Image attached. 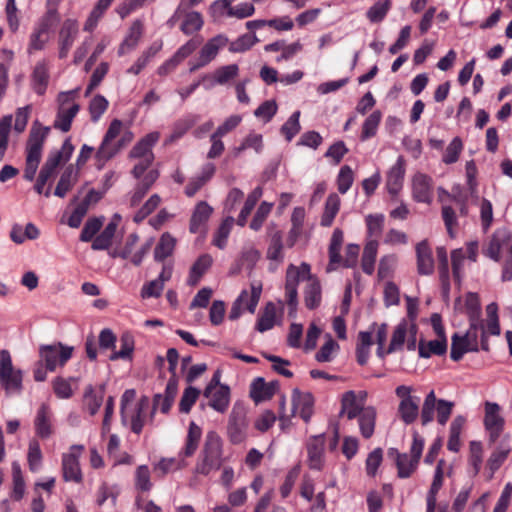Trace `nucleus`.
I'll return each mask as SVG.
<instances>
[{"mask_svg": "<svg viewBox=\"0 0 512 512\" xmlns=\"http://www.w3.org/2000/svg\"><path fill=\"white\" fill-rule=\"evenodd\" d=\"M226 457L224 455V443L215 432L209 431L205 436L203 446L197 457L193 473L195 475L209 476L213 471L221 469Z\"/></svg>", "mask_w": 512, "mask_h": 512, "instance_id": "obj_1", "label": "nucleus"}, {"mask_svg": "<svg viewBox=\"0 0 512 512\" xmlns=\"http://www.w3.org/2000/svg\"><path fill=\"white\" fill-rule=\"evenodd\" d=\"M479 338L481 349L488 351L489 345L486 331L482 323H470L465 333H454L451 338L450 357L453 361H459L468 352L479 350Z\"/></svg>", "mask_w": 512, "mask_h": 512, "instance_id": "obj_2", "label": "nucleus"}, {"mask_svg": "<svg viewBox=\"0 0 512 512\" xmlns=\"http://www.w3.org/2000/svg\"><path fill=\"white\" fill-rule=\"evenodd\" d=\"M50 128L34 121L26 145V162L24 178L32 181L35 178L42 157L43 144L49 134Z\"/></svg>", "mask_w": 512, "mask_h": 512, "instance_id": "obj_3", "label": "nucleus"}, {"mask_svg": "<svg viewBox=\"0 0 512 512\" xmlns=\"http://www.w3.org/2000/svg\"><path fill=\"white\" fill-rule=\"evenodd\" d=\"M423 447V439L414 434L410 454L399 453L395 448L388 450V456L394 459L400 478H408L414 473L421 458Z\"/></svg>", "mask_w": 512, "mask_h": 512, "instance_id": "obj_4", "label": "nucleus"}, {"mask_svg": "<svg viewBox=\"0 0 512 512\" xmlns=\"http://www.w3.org/2000/svg\"><path fill=\"white\" fill-rule=\"evenodd\" d=\"M0 385L7 394L19 393L22 390V371L14 367L8 350H0Z\"/></svg>", "mask_w": 512, "mask_h": 512, "instance_id": "obj_5", "label": "nucleus"}, {"mask_svg": "<svg viewBox=\"0 0 512 512\" xmlns=\"http://www.w3.org/2000/svg\"><path fill=\"white\" fill-rule=\"evenodd\" d=\"M312 277L310 274V266L307 263H302L300 266L289 265L286 272L285 294L287 304L290 308L289 314L296 312L298 304V283L302 280H309Z\"/></svg>", "mask_w": 512, "mask_h": 512, "instance_id": "obj_6", "label": "nucleus"}, {"mask_svg": "<svg viewBox=\"0 0 512 512\" xmlns=\"http://www.w3.org/2000/svg\"><path fill=\"white\" fill-rule=\"evenodd\" d=\"M453 402L447 400H436L434 391H430L426 396L422 409H421V420L422 424L426 425L431 422L434 418V411H437V421L441 425H445L452 413Z\"/></svg>", "mask_w": 512, "mask_h": 512, "instance_id": "obj_7", "label": "nucleus"}, {"mask_svg": "<svg viewBox=\"0 0 512 512\" xmlns=\"http://www.w3.org/2000/svg\"><path fill=\"white\" fill-rule=\"evenodd\" d=\"M77 90L62 92L58 96L59 109L54 121V127L62 132H68L71 128L72 120L79 111V105L74 99Z\"/></svg>", "mask_w": 512, "mask_h": 512, "instance_id": "obj_8", "label": "nucleus"}, {"mask_svg": "<svg viewBox=\"0 0 512 512\" xmlns=\"http://www.w3.org/2000/svg\"><path fill=\"white\" fill-rule=\"evenodd\" d=\"M412 387L400 385L395 393L400 399L398 414L405 424L413 423L419 415L420 398L412 395Z\"/></svg>", "mask_w": 512, "mask_h": 512, "instance_id": "obj_9", "label": "nucleus"}, {"mask_svg": "<svg viewBox=\"0 0 512 512\" xmlns=\"http://www.w3.org/2000/svg\"><path fill=\"white\" fill-rule=\"evenodd\" d=\"M417 325L407 320H402L394 329L388 346V352H397L403 349L405 342L407 349L414 351L416 349Z\"/></svg>", "mask_w": 512, "mask_h": 512, "instance_id": "obj_10", "label": "nucleus"}, {"mask_svg": "<svg viewBox=\"0 0 512 512\" xmlns=\"http://www.w3.org/2000/svg\"><path fill=\"white\" fill-rule=\"evenodd\" d=\"M262 292V283L253 281L250 285V294L247 290H243L233 303L230 310L229 318L235 320L241 315L245 307L250 313H254L258 305Z\"/></svg>", "mask_w": 512, "mask_h": 512, "instance_id": "obj_11", "label": "nucleus"}, {"mask_svg": "<svg viewBox=\"0 0 512 512\" xmlns=\"http://www.w3.org/2000/svg\"><path fill=\"white\" fill-rule=\"evenodd\" d=\"M73 348L61 343L43 345L39 349V356L49 371H54L58 366H63L72 356Z\"/></svg>", "mask_w": 512, "mask_h": 512, "instance_id": "obj_12", "label": "nucleus"}, {"mask_svg": "<svg viewBox=\"0 0 512 512\" xmlns=\"http://www.w3.org/2000/svg\"><path fill=\"white\" fill-rule=\"evenodd\" d=\"M139 240V237L136 233H131L127 236L125 239L124 245L121 248H116L110 252V256L113 258L120 257L123 259L130 258L131 262L139 266L144 257L147 255V253L150 251L152 246V240L147 241L145 244H143L139 250H137L134 254H132L135 245L137 244Z\"/></svg>", "mask_w": 512, "mask_h": 512, "instance_id": "obj_13", "label": "nucleus"}, {"mask_svg": "<svg viewBox=\"0 0 512 512\" xmlns=\"http://www.w3.org/2000/svg\"><path fill=\"white\" fill-rule=\"evenodd\" d=\"M122 129V122L118 119L113 120L104 136L101 146L99 147L96 157L99 161H107L112 158L125 144L124 140L115 143L114 140L119 136Z\"/></svg>", "mask_w": 512, "mask_h": 512, "instance_id": "obj_14", "label": "nucleus"}, {"mask_svg": "<svg viewBox=\"0 0 512 512\" xmlns=\"http://www.w3.org/2000/svg\"><path fill=\"white\" fill-rule=\"evenodd\" d=\"M84 450L83 445H72L68 453L62 455V474L65 481L80 483L82 472L79 458Z\"/></svg>", "mask_w": 512, "mask_h": 512, "instance_id": "obj_15", "label": "nucleus"}, {"mask_svg": "<svg viewBox=\"0 0 512 512\" xmlns=\"http://www.w3.org/2000/svg\"><path fill=\"white\" fill-rule=\"evenodd\" d=\"M246 412L241 407H233L227 425V435L231 443L240 444L247 436Z\"/></svg>", "mask_w": 512, "mask_h": 512, "instance_id": "obj_16", "label": "nucleus"}, {"mask_svg": "<svg viewBox=\"0 0 512 512\" xmlns=\"http://www.w3.org/2000/svg\"><path fill=\"white\" fill-rule=\"evenodd\" d=\"M366 391H347L342 395L341 398V411L342 415H345L349 420L355 419L363 410L367 409Z\"/></svg>", "mask_w": 512, "mask_h": 512, "instance_id": "obj_17", "label": "nucleus"}, {"mask_svg": "<svg viewBox=\"0 0 512 512\" xmlns=\"http://www.w3.org/2000/svg\"><path fill=\"white\" fill-rule=\"evenodd\" d=\"M484 426L489 435V442L495 443L504 427V418L500 415V406L497 403H485Z\"/></svg>", "mask_w": 512, "mask_h": 512, "instance_id": "obj_18", "label": "nucleus"}, {"mask_svg": "<svg viewBox=\"0 0 512 512\" xmlns=\"http://www.w3.org/2000/svg\"><path fill=\"white\" fill-rule=\"evenodd\" d=\"M229 43V39L224 34H218L215 37L207 41L202 47L199 54V61L197 64L190 68L191 72L210 63L218 54L219 50L224 48Z\"/></svg>", "mask_w": 512, "mask_h": 512, "instance_id": "obj_19", "label": "nucleus"}, {"mask_svg": "<svg viewBox=\"0 0 512 512\" xmlns=\"http://www.w3.org/2000/svg\"><path fill=\"white\" fill-rule=\"evenodd\" d=\"M202 436L201 428L195 422L189 424L188 433L185 439V444L178 454L177 469H182L188 465L186 458L195 454L198 449L199 442Z\"/></svg>", "mask_w": 512, "mask_h": 512, "instance_id": "obj_20", "label": "nucleus"}, {"mask_svg": "<svg viewBox=\"0 0 512 512\" xmlns=\"http://www.w3.org/2000/svg\"><path fill=\"white\" fill-rule=\"evenodd\" d=\"M412 197L415 201L429 204L433 198V180L427 174L417 172L411 180Z\"/></svg>", "mask_w": 512, "mask_h": 512, "instance_id": "obj_21", "label": "nucleus"}, {"mask_svg": "<svg viewBox=\"0 0 512 512\" xmlns=\"http://www.w3.org/2000/svg\"><path fill=\"white\" fill-rule=\"evenodd\" d=\"M504 252L512 255V245L510 243V234L506 229H498L494 232L490 243L485 250V254L495 261H499Z\"/></svg>", "mask_w": 512, "mask_h": 512, "instance_id": "obj_22", "label": "nucleus"}, {"mask_svg": "<svg viewBox=\"0 0 512 512\" xmlns=\"http://www.w3.org/2000/svg\"><path fill=\"white\" fill-rule=\"evenodd\" d=\"M292 415L299 413L300 417L307 423L313 414L314 398L311 393L301 392L295 388L292 391Z\"/></svg>", "mask_w": 512, "mask_h": 512, "instance_id": "obj_23", "label": "nucleus"}, {"mask_svg": "<svg viewBox=\"0 0 512 512\" xmlns=\"http://www.w3.org/2000/svg\"><path fill=\"white\" fill-rule=\"evenodd\" d=\"M103 194L95 189L89 190L85 198L76 206L70 217L68 218L67 224L71 228H78L85 215L87 214L91 205H95L100 201Z\"/></svg>", "mask_w": 512, "mask_h": 512, "instance_id": "obj_24", "label": "nucleus"}, {"mask_svg": "<svg viewBox=\"0 0 512 512\" xmlns=\"http://www.w3.org/2000/svg\"><path fill=\"white\" fill-rule=\"evenodd\" d=\"M78 34V24L75 20L67 19L63 22L59 32V57L66 58Z\"/></svg>", "mask_w": 512, "mask_h": 512, "instance_id": "obj_25", "label": "nucleus"}, {"mask_svg": "<svg viewBox=\"0 0 512 512\" xmlns=\"http://www.w3.org/2000/svg\"><path fill=\"white\" fill-rule=\"evenodd\" d=\"M158 132H151L143 137L130 151V157L139 160H146L147 162H153L154 155L152 153V147L159 140Z\"/></svg>", "mask_w": 512, "mask_h": 512, "instance_id": "obj_26", "label": "nucleus"}, {"mask_svg": "<svg viewBox=\"0 0 512 512\" xmlns=\"http://www.w3.org/2000/svg\"><path fill=\"white\" fill-rule=\"evenodd\" d=\"M149 398L143 396L139 399L133 409H129L130 428L135 434H140L147 420V412L149 410Z\"/></svg>", "mask_w": 512, "mask_h": 512, "instance_id": "obj_27", "label": "nucleus"}, {"mask_svg": "<svg viewBox=\"0 0 512 512\" xmlns=\"http://www.w3.org/2000/svg\"><path fill=\"white\" fill-rule=\"evenodd\" d=\"M405 175V162L402 157H398L396 163L387 173L386 186L392 196H396L403 186Z\"/></svg>", "mask_w": 512, "mask_h": 512, "instance_id": "obj_28", "label": "nucleus"}, {"mask_svg": "<svg viewBox=\"0 0 512 512\" xmlns=\"http://www.w3.org/2000/svg\"><path fill=\"white\" fill-rule=\"evenodd\" d=\"M325 438L323 435H316L310 438L307 444L308 463L312 469L320 470L323 464V453Z\"/></svg>", "mask_w": 512, "mask_h": 512, "instance_id": "obj_29", "label": "nucleus"}, {"mask_svg": "<svg viewBox=\"0 0 512 512\" xmlns=\"http://www.w3.org/2000/svg\"><path fill=\"white\" fill-rule=\"evenodd\" d=\"M278 390V383L275 381L265 382L261 377L256 378L250 388V396L256 402L270 399Z\"/></svg>", "mask_w": 512, "mask_h": 512, "instance_id": "obj_30", "label": "nucleus"}, {"mask_svg": "<svg viewBox=\"0 0 512 512\" xmlns=\"http://www.w3.org/2000/svg\"><path fill=\"white\" fill-rule=\"evenodd\" d=\"M204 396L209 399V406L219 413H224L230 403V389L226 387H216L210 390H204Z\"/></svg>", "mask_w": 512, "mask_h": 512, "instance_id": "obj_31", "label": "nucleus"}, {"mask_svg": "<svg viewBox=\"0 0 512 512\" xmlns=\"http://www.w3.org/2000/svg\"><path fill=\"white\" fill-rule=\"evenodd\" d=\"M416 257L418 273L431 275L434 271V259L427 241H422L416 245Z\"/></svg>", "mask_w": 512, "mask_h": 512, "instance_id": "obj_32", "label": "nucleus"}, {"mask_svg": "<svg viewBox=\"0 0 512 512\" xmlns=\"http://www.w3.org/2000/svg\"><path fill=\"white\" fill-rule=\"evenodd\" d=\"M120 221L121 216L119 214H114L105 229L93 240L91 246L93 250H105L109 248Z\"/></svg>", "mask_w": 512, "mask_h": 512, "instance_id": "obj_33", "label": "nucleus"}, {"mask_svg": "<svg viewBox=\"0 0 512 512\" xmlns=\"http://www.w3.org/2000/svg\"><path fill=\"white\" fill-rule=\"evenodd\" d=\"M239 67L237 64H230L219 67L214 71L212 75H206L203 77V81H209L208 88L215 84L225 85L230 80L238 76Z\"/></svg>", "mask_w": 512, "mask_h": 512, "instance_id": "obj_34", "label": "nucleus"}, {"mask_svg": "<svg viewBox=\"0 0 512 512\" xmlns=\"http://www.w3.org/2000/svg\"><path fill=\"white\" fill-rule=\"evenodd\" d=\"M105 395L104 385L94 388L89 385L85 388L84 392V408L89 412L90 415H95L100 409Z\"/></svg>", "mask_w": 512, "mask_h": 512, "instance_id": "obj_35", "label": "nucleus"}, {"mask_svg": "<svg viewBox=\"0 0 512 512\" xmlns=\"http://www.w3.org/2000/svg\"><path fill=\"white\" fill-rule=\"evenodd\" d=\"M213 208L205 201L199 202L191 216L189 230L191 233L202 231L203 226L210 218Z\"/></svg>", "mask_w": 512, "mask_h": 512, "instance_id": "obj_36", "label": "nucleus"}, {"mask_svg": "<svg viewBox=\"0 0 512 512\" xmlns=\"http://www.w3.org/2000/svg\"><path fill=\"white\" fill-rule=\"evenodd\" d=\"M142 33H143L142 21L135 20L131 24L125 39L119 46L118 54L121 56V55H124V54L130 52L131 50H133L138 45V42L140 41V39L142 37Z\"/></svg>", "mask_w": 512, "mask_h": 512, "instance_id": "obj_37", "label": "nucleus"}, {"mask_svg": "<svg viewBox=\"0 0 512 512\" xmlns=\"http://www.w3.org/2000/svg\"><path fill=\"white\" fill-rule=\"evenodd\" d=\"M321 299L322 289L319 280L313 276L309 277L304 290L305 306L313 310L320 305Z\"/></svg>", "mask_w": 512, "mask_h": 512, "instance_id": "obj_38", "label": "nucleus"}, {"mask_svg": "<svg viewBox=\"0 0 512 512\" xmlns=\"http://www.w3.org/2000/svg\"><path fill=\"white\" fill-rule=\"evenodd\" d=\"M77 180L78 171L72 165L68 166L58 181L54 195L60 198H64L76 184Z\"/></svg>", "mask_w": 512, "mask_h": 512, "instance_id": "obj_39", "label": "nucleus"}, {"mask_svg": "<svg viewBox=\"0 0 512 512\" xmlns=\"http://www.w3.org/2000/svg\"><path fill=\"white\" fill-rule=\"evenodd\" d=\"M376 416V409L373 406H368L367 409L363 410L362 413L356 417L358 419L360 433L366 439H369L374 433Z\"/></svg>", "mask_w": 512, "mask_h": 512, "instance_id": "obj_40", "label": "nucleus"}, {"mask_svg": "<svg viewBox=\"0 0 512 512\" xmlns=\"http://www.w3.org/2000/svg\"><path fill=\"white\" fill-rule=\"evenodd\" d=\"M418 349L419 356L422 358H429L432 355H443L447 351L446 337H437L428 342L420 341Z\"/></svg>", "mask_w": 512, "mask_h": 512, "instance_id": "obj_41", "label": "nucleus"}, {"mask_svg": "<svg viewBox=\"0 0 512 512\" xmlns=\"http://www.w3.org/2000/svg\"><path fill=\"white\" fill-rule=\"evenodd\" d=\"M213 262L212 257L209 254L201 255L195 263L192 265L187 279V283L190 286H195L200 281L201 277L211 267Z\"/></svg>", "mask_w": 512, "mask_h": 512, "instance_id": "obj_42", "label": "nucleus"}, {"mask_svg": "<svg viewBox=\"0 0 512 512\" xmlns=\"http://www.w3.org/2000/svg\"><path fill=\"white\" fill-rule=\"evenodd\" d=\"M343 243V232L339 228H336L331 237L330 245H329V264L327 266V271H333L336 269V265H338L341 261L340 250Z\"/></svg>", "mask_w": 512, "mask_h": 512, "instance_id": "obj_43", "label": "nucleus"}, {"mask_svg": "<svg viewBox=\"0 0 512 512\" xmlns=\"http://www.w3.org/2000/svg\"><path fill=\"white\" fill-rule=\"evenodd\" d=\"M49 82L47 64L40 61L35 65L32 73V87L38 95H43Z\"/></svg>", "mask_w": 512, "mask_h": 512, "instance_id": "obj_44", "label": "nucleus"}, {"mask_svg": "<svg viewBox=\"0 0 512 512\" xmlns=\"http://www.w3.org/2000/svg\"><path fill=\"white\" fill-rule=\"evenodd\" d=\"M510 453L508 444L501 442L500 445L493 451L487 461V468L489 470L488 479H492L494 473L501 467Z\"/></svg>", "mask_w": 512, "mask_h": 512, "instance_id": "obj_45", "label": "nucleus"}, {"mask_svg": "<svg viewBox=\"0 0 512 512\" xmlns=\"http://www.w3.org/2000/svg\"><path fill=\"white\" fill-rule=\"evenodd\" d=\"M340 197L336 193L330 194L325 202L324 211L320 224L323 227H330L340 209Z\"/></svg>", "mask_w": 512, "mask_h": 512, "instance_id": "obj_46", "label": "nucleus"}, {"mask_svg": "<svg viewBox=\"0 0 512 512\" xmlns=\"http://www.w3.org/2000/svg\"><path fill=\"white\" fill-rule=\"evenodd\" d=\"M36 433L41 438H48L52 434L50 424V411L46 404H42L35 418Z\"/></svg>", "mask_w": 512, "mask_h": 512, "instance_id": "obj_47", "label": "nucleus"}, {"mask_svg": "<svg viewBox=\"0 0 512 512\" xmlns=\"http://www.w3.org/2000/svg\"><path fill=\"white\" fill-rule=\"evenodd\" d=\"M465 422L466 419L461 415L456 416L451 422L447 448L452 452H458L460 449V435L465 425Z\"/></svg>", "mask_w": 512, "mask_h": 512, "instance_id": "obj_48", "label": "nucleus"}, {"mask_svg": "<svg viewBox=\"0 0 512 512\" xmlns=\"http://www.w3.org/2000/svg\"><path fill=\"white\" fill-rule=\"evenodd\" d=\"M175 245L176 239L171 234L167 232L162 234L154 250V259L159 262L163 261L172 255Z\"/></svg>", "mask_w": 512, "mask_h": 512, "instance_id": "obj_49", "label": "nucleus"}, {"mask_svg": "<svg viewBox=\"0 0 512 512\" xmlns=\"http://www.w3.org/2000/svg\"><path fill=\"white\" fill-rule=\"evenodd\" d=\"M377 251H378V241L377 240H370L366 243L364 250H363L361 266H362L363 271L368 275H371L374 272Z\"/></svg>", "mask_w": 512, "mask_h": 512, "instance_id": "obj_50", "label": "nucleus"}, {"mask_svg": "<svg viewBox=\"0 0 512 512\" xmlns=\"http://www.w3.org/2000/svg\"><path fill=\"white\" fill-rule=\"evenodd\" d=\"M134 351V338L129 332H124L120 337V349L109 356L111 361L117 359L130 360Z\"/></svg>", "mask_w": 512, "mask_h": 512, "instance_id": "obj_51", "label": "nucleus"}, {"mask_svg": "<svg viewBox=\"0 0 512 512\" xmlns=\"http://www.w3.org/2000/svg\"><path fill=\"white\" fill-rule=\"evenodd\" d=\"M134 485L140 492H149L153 488L151 473L147 465H140L136 468Z\"/></svg>", "mask_w": 512, "mask_h": 512, "instance_id": "obj_52", "label": "nucleus"}, {"mask_svg": "<svg viewBox=\"0 0 512 512\" xmlns=\"http://www.w3.org/2000/svg\"><path fill=\"white\" fill-rule=\"evenodd\" d=\"M262 196V188L256 187L247 197L245 204L238 216L237 224L239 226H244L246 224L247 218L250 215L251 211L255 207L257 201Z\"/></svg>", "mask_w": 512, "mask_h": 512, "instance_id": "obj_53", "label": "nucleus"}, {"mask_svg": "<svg viewBox=\"0 0 512 512\" xmlns=\"http://www.w3.org/2000/svg\"><path fill=\"white\" fill-rule=\"evenodd\" d=\"M465 311L470 323H481V305L477 294L468 293L465 297Z\"/></svg>", "mask_w": 512, "mask_h": 512, "instance_id": "obj_54", "label": "nucleus"}, {"mask_svg": "<svg viewBox=\"0 0 512 512\" xmlns=\"http://www.w3.org/2000/svg\"><path fill=\"white\" fill-rule=\"evenodd\" d=\"M339 348L338 343L331 337V335H326L325 342L316 353L315 358L318 362H330Z\"/></svg>", "mask_w": 512, "mask_h": 512, "instance_id": "obj_55", "label": "nucleus"}, {"mask_svg": "<svg viewBox=\"0 0 512 512\" xmlns=\"http://www.w3.org/2000/svg\"><path fill=\"white\" fill-rule=\"evenodd\" d=\"M74 147L69 140H65L59 151L52 152L46 162L52 164L54 168L68 161L73 153Z\"/></svg>", "mask_w": 512, "mask_h": 512, "instance_id": "obj_56", "label": "nucleus"}, {"mask_svg": "<svg viewBox=\"0 0 512 512\" xmlns=\"http://www.w3.org/2000/svg\"><path fill=\"white\" fill-rule=\"evenodd\" d=\"M275 317H276V307L273 303L269 302L262 313V315L259 317L256 329L259 332H265L267 330H270L273 328L275 324Z\"/></svg>", "mask_w": 512, "mask_h": 512, "instance_id": "obj_57", "label": "nucleus"}, {"mask_svg": "<svg viewBox=\"0 0 512 512\" xmlns=\"http://www.w3.org/2000/svg\"><path fill=\"white\" fill-rule=\"evenodd\" d=\"M103 222L104 217L89 218L82 229L80 240L82 242H89L92 239H95L97 233L100 231L103 225Z\"/></svg>", "mask_w": 512, "mask_h": 512, "instance_id": "obj_58", "label": "nucleus"}, {"mask_svg": "<svg viewBox=\"0 0 512 512\" xmlns=\"http://www.w3.org/2000/svg\"><path fill=\"white\" fill-rule=\"evenodd\" d=\"M380 121H381V112L380 111H374L373 113H371L363 123L361 139L367 140V139L373 137L377 132V128L380 124Z\"/></svg>", "mask_w": 512, "mask_h": 512, "instance_id": "obj_59", "label": "nucleus"}, {"mask_svg": "<svg viewBox=\"0 0 512 512\" xmlns=\"http://www.w3.org/2000/svg\"><path fill=\"white\" fill-rule=\"evenodd\" d=\"M282 249V234L280 231L275 230L273 233H271L270 244L267 250V257L270 260L281 261L283 259Z\"/></svg>", "mask_w": 512, "mask_h": 512, "instance_id": "obj_60", "label": "nucleus"}, {"mask_svg": "<svg viewBox=\"0 0 512 512\" xmlns=\"http://www.w3.org/2000/svg\"><path fill=\"white\" fill-rule=\"evenodd\" d=\"M483 461L482 444L479 441H471L469 444V463L473 467L474 475L481 469Z\"/></svg>", "mask_w": 512, "mask_h": 512, "instance_id": "obj_61", "label": "nucleus"}, {"mask_svg": "<svg viewBox=\"0 0 512 512\" xmlns=\"http://www.w3.org/2000/svg\"><path fill=\"white\" fill-rule=\"evenodd\" d=\"M258 42L255 34H244L229 44V51L232 53L245 52Z\"/></svg>", "mask_w": 512, "mask_h": 512, "instance_id": "obj_62", "label": "nucleus"}, {"mask_svg": "<svg viewBox=\"0 0 512 512\" xmlns=\"http://www.w3.org/2000/svg\"><path fill=\"white\" fill-rule=\"evenodd\" d=\"M203 26L202 16L199 12H190L186 15L185 20L181 25V30L184 34L190 35L198 31Z\"/></svg>", "mask_w": 512, "mask_h": 512, "instance_id": "obj_63", "label": "nucleus"}, {"mask_svg": "<svg viewBox=\"0 0 512 512\" xmlns=\"http://www.w3.org/2000/svg\"><path fill=\"white\" fill-rule=\"evenodd\" d=\"M299 118L300 111H295L281 127V133L285 136L287 141H291L292 138L299 133L301 129Z\"/></svg>", "mask_w": 512, "mask_h": 512, "instance_id": "obj_64", "label": "nucleus"}]
</instances>
